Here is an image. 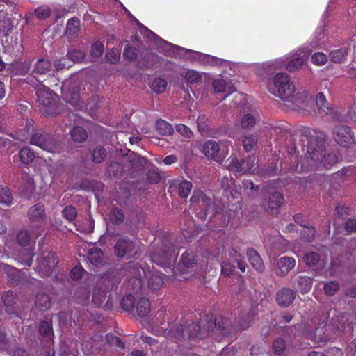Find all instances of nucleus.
<instances>
[{
    "instance_id": "obj_1",
    "label": "nucleus",
    "mask_w": 356,
    "mask_h": 356,
    "mask_svg": "<svg viewBox=\"0 0 356 356\" xmlns=\"http://www.w3.org/2000/svg\"><path fill=\"white\" fill-rule=\"evenodd\" d=\"M325 133L314 131V134H302L299 137L298 145L296 143H291L289 154L294 151L302 155L295 167L296 172H301L321 168L329 169L338 161L335 154H325Z\"/></svg>"
},
{
    "instance_id": "obj_2",
    "label": "nucleus",
    "mask_w": 356,
    "mask_h": 356,
    "mask_svg": "<svg viewBox=\"0 0 356 356\" xmlns=\"http://www.w3.org/2000/svg\"><path fill=\"white\" fill-rule=\"evenodd\" d=\"M159 238L161 241L157 245V265L163 268L172 269L178 256L174 238L164 233Z\"/></svg>"
},
{
    "instance_id": "obj_3",
    "label": "nucleus",
    "mask_w": 356,
    "mask_h": 356,
    "mask_svg": "<svg viewBox=\"0 0 356 356\" xmlns=\"http://www.w3.org/2000/svg\"><path fill=\"white\" fill-rule=\"evenodd\" d=\"M39 102L43 106L42 113L45 115L53 116L60 113L61 108L58 104V97L49 88L44 86L37 90Z\"/></svg>"
},
{
    "instance_id": "obj_4",
    "label": "nucleus",
    "mask_w": 356,
    "mask_h": 356,
    "mask_svg": "<svg viewBox=\"0 0 356 356\" xmlns=\"http://www.w3.org/2000/svg\"><path fill=\"white\" fill-rule=\"evenodd\" d=\"M269 91L275 96L282 100L288 99L295 92L294 86L289 81L288 75L285 73L277 74L268 86Z\"/></svg>"
},
{
    "instance_id": "obj_5",
    "label": "nucleus",
    "mask_w": 356,
    "mask_h": 356,
    "mask_svg": "<svg viewBox=\"0 0 356 356\" xmlns=\"http://www.w3.org/2000/svg\"><path fill=\"white\" fill-rule=\"evenodd\" d=\"M207 317V329L208 331H211L213 327L218 330H223L225 335H232L236 334L238 330H245L249 327L248 323H242L241 321L239 324H234L229 319L219 316L214 318L210 317L209 319Z\"/></svg>"
},
{
    "instance_id": "obj_6",
    "label": "nucleus",
    "mask_w": 356,
    "mask_h": 356,
    "mask_svg": "<svg viewBox=\"0 0 356 356\" xmlns=\"http://www.w3.org/2000/svg\"><path fill=\"white\" fill-rule=\"evenodd\" d=\"M190 201L194 207H197V210L200 209L198 213L200 218L205 219L208 215L211 216L216 215V206L213 201L203 192L194 191Z\"/></svg>"
},
{
    "instance_id": "obj_7",
    "label": "nucleus",
    "mask_w": 356,
    "mask_h": 356,
    "mask_svg": "<svg viewBox=\"0 0 356 356\" xmlns=\"http://www.w3.org/2000/svg\"><path fill=\"white\" fill-rule=\"evenodd\" d=\"M30 143L48 152L56 153L60 151L59 145L48 134L36 133L31 137Z\"/></svg>"
},
{
    "instance_id": "obj_8",
    "label": "nucleus",
    "mask_w": 356,
    "mask_h": 356,
    "mask_svg": "<svg viewBox=\"0 0 356 356\" xmlns=\"http://www.w3.org/2000/svg\"><path fill=\"white\" fill-rule=\"evenodd\" d=\"M333 136L335 141L344 147H350L355 144L354 135L348 126L339 124L333 129Z\"/></svg>"
},
{
    "instance_id": "obj_9",
    "label": "nucleus",
    "mask_w": 356,
    "mask_h": 356,
    "mask_svg": "<svg viewBox=\"0 0 356 356\" xmlns=\"http://www.w3.org/2000/svg\"><path fill=\"white\" fill-rule=\"evenodd\" d=\"M284 101L286 102L285 104L286 107L298 111H300V110L304 111H305V106L312 102L313 97L306 90H303L302 92H297L296 94L293 92L289 99H284Z\"/></svg>"
},
{
    "instance_id": "obj_10",
    "label": "nucleus",
    "mask_w": 356,
    "mask_h": 356,
    "mask_svg": "<svg viewBox=\"0 0 356 356\" xmlns=\"http://www.w3.org/2000/svg\"><path fill=\"white\" fill-rule=\"evenodd\" d=\"M201 333V327L198 323H191L186 325L180 324L175 332V337L178 340H186L198 337Z\"/></svg>"
},
{
    "instance_id": "obj_11",
    "label": "nucleus",
    "mask_w": 356,
    "mask_h": 356,
    "mask_svg": "<svg viewBox=\"0 0 356 356\" xmlns=\"http://www.w3.org/2000/svg\"><path fill=\"white\" fill-rule=\"evenodd\" d=\"M38 268L41 273L47 277L53 275V271L58 264L57 258L53 252H47L42 259L38 260Z\"/></svg>"
},
{
    "instance_id": "obj_12",
    "label": "nucleus",
    "mask_w": 356,
    "mask_h": 356,
    "mask_svg": "<svg viewBox=\"0 0 356 356\" xmlns=\"http://www.w3.org/2000/svg\"><path fill=\"white\" fill-rule=\"evenodd\" d=\"M323 323L325 327H331L336 330H341L345 324L343 316L335 309H330L325 313Z\"/></svg>"
},
{
    "instance_id": "obj_13",
    "label": "nucleus",
    "mask_w": 356,
    "mask_h": 356,
    "mask_svg": "<svg viewBox=\"0 0 356 356\" xmlns=\"http://www.w3.org/2000/svg\"><path fill=\"white\" fill-rule=\"evenodd\" d=\"M273 134H276L277 136V137H279L280 138H285L286 140H289V143H287V147H288L287 152H288L289 155H291L292 157L295 156L296 159L298 156L302 157V155L301 154L302 153H300V154H299L298 152L295 153L294 151H293L292 154H289V147H291L292 143H296V144L298 145V140H299L300 136L304 133H309V131H305L304 132H301L299 136H298L296 134L295 136V137H293L292 134L291 132H289L288 130L282 129L280 127H275L273 129Z\"/></svg>"
},
{
    "instance_id": "obj_14",
    "label": "nucleus",
    "mask_w": 356,
    "mask_h": 356,
    "mask_svg": "<svg viewBox=\"0 0 356 356\" xmlns=\"http://www.w3.org/2000/svg\"><path fill=\"white\" fill-rule=\"evenodd\" d=\"M292 286L302 294L307 293L312 288L313 279L302 275H294L291 277Z\"/></svg>"
},
{
    "instance_id": "obj_15",
    "label": "nucleus",
    "mask_w": 356,
    "mask_h": 356,
    "mask_svg": "<svg viewBox=\"0 0 356 356\" xmlns=\"http://www.w3.org/2000/svg\"><path fill=\"white\" fill-rule=\"evenodd\" d=\"M284 201L283 195L279 191H272L269 193L267 198L266 211L272 215L277 214L279 209L283 204Z\"/></svg>"
},
{
    "instance_id": "obj_16",
    "label": "nucleus",
    "mask_w": 356,
    "mask_h": 356,
    "mask_svg": "<svg viewBox=\"0 0 356 356\" xmlns=\"http://www.w3.org/2000/svg\"><path fill=\"white\" fill-rule=\"evenodd\" d=\"M202 152L206 156L210 157L218 163H221L224 160L223 155L220 153L219 145L216 141H207L203 145Z\"/></svg>"
},
{
    "instance_id": "obj_17",
    "label": "nucleus",
    "mask_w": 356,
    "mask_h": 356,
    "mask_svg": "<svg viewBox=\"0 0 356 356\" xmlns=\"http://www.w3.org/2000/svg\"><path fill=\"white\" fill-rule=\"evenodd\" d=\"M296 296V292L287 287L282 288L276 294V301L282 307H287L292 304Z\"/></svg>"
},
{
    "instance_id": "obj_18",
    "label": "nucleus",
    "mask_w": 356,
    "mask_h": 356,
    "mask_svg": "<svg viewBox=\"0 0 356 356\" xmlns=\"http://www.w3.org/2000/svg\"><path fill=\"white\" fill-rule=\"evenodd\" d=\"M296 261L293 257H282L277 259L275 273L280 277L285 276L295 266Z\"/></svg>"
},
{
    "instance_id": "obj_19",
    "label": "nucleus",
    "mask_w": 356,
    "mask_h": 356,
    "mask_svg": "<svg viewBox=\"0 0 356 356\" xmlns=\"http://www.w3.org/2000/svg\"><path fill=\"white\" fill-rule=\"evenodd\" d=\"M115 253L119 257H129L134 250V244L129 240L120 239L115 245Z\"/></svg>"
},
{
    "instance_id": "obj_20",
    "label": "nucleus",
    "mask_w": 356,
    "mask_h": 356,
    "mask_svg": "<svg viewBox=\"0 0 356 356\" xmlns=\"http://www.w3.org/2000/svg\"><path fill=\"white\" fill-rule=\"evenodd\" d=\"M212 87L216 93L227 92V95L223 97V99L232 92L236 90L231 83H227L226 81L222 78L213 80Z\"/></svg>"
},
{
    "instance_id": "obj_21",
    "label": "nucleus",
    "mask_w": 356,
    "mask_h": 356,
    "mask_svg": "<svg viewBox=\"0 0 356 356\" xmlns=\"http://www.w3.org/2000/svg\"><path fill=\"white\" fill-rule=\"evenodd\" d=\"M247 255L250 263L254 269L260 272L264 270L262 259L257 250L253 248H248Z\"/></svg>"
},
{
    "instance_id": "obj_22",
    "label": "nucleus",
    "mask_w": 356,
    "mask_h": 356,
    "mask_svg": "<svg viewBox=\"0 0 356 356\" xmlns=\"http://www.w3.org/2000/svg\"><path fill=\"white\" fill-rule=\"evenodd\" d=\"M38 236V233H34L33 230L23 229L18 232L17 240L20 245H27L32 239H35Z\"/></svg>"
},
{
    "instance_id": "obj_23",
    "label": "nucleus",
    "mask_w": 356,
    "mask_h": 356,
    "mask_svg": "<svg viewBox=\"0 0 356 356\" xmlns=\"http://www.w3.org/2000/svg\"><path fill=\"white\" fill-rule=\"evenodd\" d=\"M51 65L48 60L44 58L38 59L34 65V69L32 71L33 76L35 74H45L51 71Z\"/></svg>"
},
{
    "instance_id": "obj_24",
    "label": "nucleus",
    "mask_w": 356,
    "mask_h": 356,
    "mask_svg": "<svg viewBox=\"0 0 356 356\" xmlns=\"http://www.w3.org/2000/svg\"><path fill=\"white\" fill-rule=\"evenodd\" d=\"M62 92L65 102L74 106H79V94L76 90L70 91L66 84H64L62 87Z\"/></svg>"
},
{
    "instance_id": "obj_25",
    "label": "nucleus",
    "mask_w": 356,
    "mask_h": 356,
    "mask_svg": "<svg viewBox=\"0 0 356 356\" xmlns=\"http://www.w3.org/2000/svg\"><path fill=\"white\" fill-rule=\"evenodd\" d=\"M293 220L299 225L302 226V227L308 229L309 237L307 238V241H312L314 238L316 234V230L314 227L312 225H311L307 221L305 220L302 213H297L294 215Z\"/></svg>"
},
{
    "instance_id": "obj_26",
    "label": "nucleus",
    "mask_w": 356,
    "mask_h": 356,
    "mask_svg": "<svg viewBox=\"0 0 356 356\" xmlns=\"http://www.w3.org/2000/svg\"><path fill=\"white\" fill-rule=\"evenodd\" d=\"M303 261L307 266L316 267L318 265L323 268L324 265L321 264L320 255L315 252H309L304 254Z\"/></svg>"
},
{
    "instance_id": "obj_27",
    "label": "nucleus",
    "mask_w": 356,
    "mask_h": 356,
    "mask_svg": "<svg viewBox=\"0 0 356 356\" xmlns=\"http://www.w3.org/2000/svg\"><path fill=\"white\" fill-rule=\"evenodd\" d=\"M199 132L202 136H209L211 131V127L209 124V119L204 115H200L197 119Z\"/></svg>"
},
{
    "instance_id": "obj_28",
    "label": "nucleus",
    "mask_w": 356,
    "mask_h": 356,
    "mask_svg": "<svg viewBox=\"0 0 356 356\" xmlns=\"http://www.w3.org/2000/svg\"><path fill=\"white\" fill-rule=\"evenodd\" d=\"M44 216V207L42 204H36L29 210V217L33 220H40Z\"/></svg>"
},
{
    "instance_id": "obj_29",
    "label": "nucleus",
    "mask_w": 356,
    "mask_h": 356,
    "mask_svg": "<svg viewBox=\"0 0 356 356\" xmlns=\"http://www.w3.org/2000/svg\"><path fill=\"white\" fill-rule=\"evenodd\" d=\"M80 29V21L76 17L67 21L65 33L68 37H74L77 35Z\"/></svg>"
},
{
    "instance_id": "obj_30",
    "label": "nucleus",
    "mask_w": 356,
    "mask_h": 356,
    "mask_svg": "<svg viewBox=\"0 0 356 356\" xmlns=\"http://www.w3.org/2000/svg\"><path fill=\"white\" fill-rule=\"evenodd\" d=\"M88 262L92 265H97L102 261L103 252L96 247L92 248L88 254Z\"/></svg>"
},
{
    "instance_id": "obj_31",
    "label": "nucleus",
    "mask_w": 356,
    "mask_h": 356,
    "mask_svg": "<svg viewBox=\"0 0 356 356\" xmlns=\"http://www.w3.org/2000/svg\"><path fill=\"white\" fill-rule=\"evenodd\" d=\"M136 308L138 316H146L150 312L149 300L145 298H140L137 302Z\"/></svg>"
},
{
    "instance_id": "obj_32",
    "label": "nucleus",
    "mask_w": 356,
    "mask_h": 356,
    "mask_svg": "<svg viewBox=\"0 0 356 356\" xmlns=\"http://www.w3.org/2000/svg\"><path fill=\"white\" fill-rule=\"evenodd\" d=\"M35 305L40 310L48 309L51 306L50 297L43 293H38L36 296Z\"/></svg>"
},
{
    "instance_id": "obj_33",
    "label": "nucleus",
    "mask_w": 356,
    "mask_h": 356,
    "mask_svg": "<svg viewBox=\"0 0 356 356\" xmlns=\"http://www.w3.org/2000/svg\"><path fill=\"white\" fill-rule=\"evenodd\" d=\"M243 187L245 194L249 197L254 199L259 195V186L255 185L252 181H244Z\"/></svg>"
},
{
    "instance_id": "obj_34",
    "label": "nucleus",
    "mask_w": 356,
    "mask_h": 356,
    "mask_svg": "<svg viewBox=\"0 0 356 356\" xmlns=\"http://www.w3.org/2000/svg\"><path fill=\"white\" fill-rule=\"evenodd\" d=\"M181 261L186 268L193 267L197 264L196 255L191 250H187L182 254Z\"/></svg>"
},
{
    "instance_id": "obj_35",
    "label": "nucleus",
    "mask_w": 356,
    "mask_h": 356,
    "mask_svg": "<svg viewBox=\"0 0 356 356\" xmlns=\"http://www.w3.org/2000/svg\"><path fill=\"white\" fill-rule=\"evenodd\" d=\"M174 132L172 126L163 120H157V133L163 136H171Z\"/></svg>"
},
{
    "instance_id": "obj_36",
    "label": "nucleus",
    "mask_w": 356,
    "mask_h": 356,
    "mask_svg": "<svg viewBox=\"0 0 356 356\" xmlns=\"http://www.w3.org/2000/svg\"><path fill=\"white\" fill-rule=\"evenodd\" d=\"M19 156L22 163L29 164L33 161L35 153L30 147H24L20 149Z\"/></svg>"
},
{
    "instance_id": "obj_37",
    "label": "nucleus",
    "mask_w": 356,
    "mask_h": 356,
    "mask_svg": "<svg viewBox=\"0 0 356 356\" xmlns=\"http://www.w3.org/2000/svg\"><path fill=\"white\" fill-rule=\"evenodd\" d=\"M229 170L241 172L245 169V160L236 157L229 158L226 161Z\"/></svg>"
},
{
    "instance_id": "obj_38",
    "label": "nucleus",
    "mask_w": 356,
    "mask_h": 356,
    "mask_svg": "<svg viewBox=\"0 0 356 356\" xmlns=\"http://www.w3.org/2000/svg\"><path fill=\"white\" fill-rule=\"evenodd\" d=\"M13 200V195L9 188L4 186H0V203L6 206H10Z\"/></svg>"
},
{
    "instance_id": "obj_39",
    "label": "nucleus",
    "mask_w": 356,
    "mask_h": 356,
    "mask_svg": "<svg viewBox=\"0 0 356 356\" xmlns=\"http://www.w3.org/2000/svg\"><path fill=\"white\" fill-rule=\"evenodd\" d=\"M106 298V293L104 290L95 289L93 292L92 303L95 307H101Z\"/></svg>"
},
{
    "instance_id": "obj_40",
    "label": "nucleus",
    "mask_w": 356,
    "mask_h": 356,
    "mask_svg": "<svg viewBox=\"0 0 356 356\" xmlns=\"http://www.w3.org/2000/svg\"><path fill=\"white\" fill-rule=\"evenodd\" d=\"M178 188V194L182 198H186L192 189V183L184 180L181 181L178 185H177Z\"/></svg>"
},
{
    "instance_id": "obj_41",
    "label": "nucleus",
    "mask_w": 356,
    "mask_h": 356,
    "mask_svg": "<svg viewBox=\"0 0 356 356\" xmlns=\"http://www.w3.org/2000/svg\"><path fill=\"white\" fill-rule=\"evenodd\" d=\"M39 332L41 335L51 339L54 335L51 323L48 321H42L39 325Z\"/></svg>"
},
{
    "instance_id": "obj_42",
    "label": "nucleus",
    "mask_w": 356,
    "mask_h": 356,
    "mask_svg": "<svg viewBox=\"0 0 356 356\" xmlns=\"http://www.w3.org/2000/svg\"><path fill=\"white\" fill-rule=\"evenodd\" d=\"M340 288L339 282L329 281L325 283L323 290L327 296H332L336 294Z\"/></svg>"
},
{
    "instance_id": "obj_43",
    "label": "nucleus",
    "mask_w": 356,
    "mask_h": 356,
    "mask_svg": "<svg viewBox=\"0 0 356 356\" xmlns=\"http://www.w3.org/2000/svg\"><path fill=\"white\" fill-rule=\"evenodd\" d=\"M71 136L74 141L81 143L87 138L88 134L83 128L76 127L72 130Z\"/></svg>"
},
{
    "instance_id": "obj_44",
    "label": "nucleus",
    "mask_w": 356,
    "mask_h": 356,
    "mask_svg": "<svg viewBox=\"0 0 356 356\" xmlns=\"http://www.w3.org/2000/svg\"><path fill=\"white\" fill-rule=\"evenodd\" d=\"M121 304L125 311L132 312L136 307L134 296L131 294L124 296Z\"/></svg>"
},
{
    "instance_id": "obj_45",
    "label": "nucleus",
    "mask_w": 356,
    "mask_h": 356,
    "mask_svg": "<svg viewBox=\"0 0 356 356\" xmlns=\"http://www.w3.org/2000/svg\"><path fill=\"white\" fill-rule=\"evenodd\" d=\"M257 145V138L254 135H248L243 139V145L246 152H250Z\"/></svg>"
},
{
    "instance_id": "obj_46",
    "label": "nucleus",
    "mask_w": 356,
    "mask_h": 356,
    "mask_svg": "<svg viewBox=\"0 0 356 356\" xmlns=\"http://www.w3.org/2000/svg\"><path fill=\"white\" fill-rule=\"evenodd\" d=\"M105 342L111 348H124V343L120 338L113 334H107L105 338Z\"/></svg>"
},
{
    "instance_id": "obj_47",
    "label": "nucleus",
    "mask_w": 356,
    "mask_h": 356,
    "mask_svg": "<svg viewBox=\"0 0 356 356\" xmlns=\"http://www.w3.org/2000/svg\"><path fill=\"white\" fill-rule=\"evenodd\" d=\"M316 104L319 111L325 113H327V110H329L328 103L323 92H318L316 95Z\"/></svg>"
},
{
    "instance_id": "obj_48",
    "label": "nucleus",
    "mask_w": 356,
    "mask_h": 356,
    "mask_svg": "<svg viewBox=\"0 0 356 356\" xmlns=\"http://www.w3.org/2000/svg\"><path fill=\"white\" fill-rule=\"evenodd\" d=\"M272 348L274 353L277 354V355H282L284 350L286 349L285 341L282 338H277L273 342Z\"/></svg>"
},
{
    "instance_id": "obj_49",
    "label": "nucleus",
    "mask_w": 356,
    "mask_h": 356,
    "mask_svg": "<svg viewBox=\"0 0 356 356\" xmlns=\"http://www.w3.org/2000/svg\"><path fill=\"white\" fill-rule=\"evenodd\" d=\"M199 59L204 64L210 65H220L222 60L217 57L211 56L208 54H200Z\"/></svg>"
},
{
    "instance_id": "obj_50",
    "label": "nucleus",
    "mask_w": 356,
    "mask_h": 356,
    "mask_svg": "<svg viewBox=\"0 0 356 356\" xmlns=\"http://www.w3.org/2000/svg\"><path fill=\"white\" fill-rule=\"evenodd\" d=\"M109 218L113 224H120L124 220V214L120 209L113 208L110 211Z\"/></svg>"
},
{
    "instance_id": "obj_51",
    "label": "nucleus",
    "mask_w": 356,
    "mask_h": 356,
    "mask_svg": "<svg viewBox=\"0 0 356 356\" xmlns=\"http://www.w3.org/2000/svg\"><path fill=\"white\" fill-rule=\"evenodd\" d=\"M184 79L188 83L195 84L201 81L202 76L199 72L196 71L188 70L186 72Z\"/></svg>"
},
{
    "instance_id": "obj_52",
    "label": "nucleus",
    "mask_w": 356,
    "mask_h": 356,
    "mask_svg": "<svg viewBox=\"0 0 356 356\" xmlns=\"http://www.w3.org/2000/svg\"><path fill=\"white\" fill-rule=\"evenodd\" d=\"M347 55L346 49H340L338 50L332 51L330 54V58L334 63H341Z\"/></svg>"
},
{
    "instance_id": "obj_53",
    "label": "nucleus",
    "mask_w": 356,
    "mask_h": 356,
    "mask_svg": "<svg viewBox=\"0 0 356 356\" xmlns=\"http://www.w3.org/2000/svg\"><path fill=\"white\" fill-rule=\"evenodd\" d=\"M67 56L71 61L76 63L81 61L85 57V54L80 49H72L69 50Z\"/></svg>"
},
{
    "instance_id": "obj_54",
    "label": "nucleus",
    "mask_w": 356,
    "mask_h": 356,
    "mask_svg": "<svg viewBox=\"0 0 356 356\" xmlns=\"http://www.w3.org/2000/svg\"><path fill=\"white\" fill-rule=\"evenodd\" d=\"M35 14L38 19H45L50 16L51 10L48 6L44 5L35 10Z\"/></svg>"
},
{
    "instance_id": "obj_55",
    "label": "nucleus",
    "mask_w": 356,
    "mask_h": 356,
    "mask_svg": "<svg viewBox=\"0 0 356 356\" xmlns=\"http://www.w3.org/2000/svg\"><path fill=\"white\" fill-rule=\"evenodd\" d=\"M256 120L252 114L245 115L241 120V125L243 129H250L255 124Z\"/></svg>"
},
{
    "instance_id": "obj_56",
    "label": "nucleus",
    "mask_w": 356,
    "mask_h": 356,
    "mask_svg": "<svg viewBox=\"0 0 356 356\" xmlns=\"http://www.w3.org/2000/svg\"><path fill=\"white\" fill-rule=\"evenodd\" d=\"M177 133L186 138H191L193 137V133L191 129L185 124H178L175 126Z\"/></svg>"
},
{
    "instance_id": "obj_57",
    "label": "nucleus",
    "mask_w": 356,
    "mask_h": 356,
    "mask_svg": "<svg viewBox=\"0 0 356 356\" xmlns=\"http://www.w3.org/2000/svg\"><path fill=\"white\" fill-rule=\"evenodd\" d=\"M12 342L7 338L6 333L0 330V352L9 351Z\"/></svg>"
},
{
    "instance_id": "obj_58",
    "label": "nucleus",
    "mask_w": 356,
    "mask_h": 356,
    "mask_svg": "<svg viewBox=\"0 0 356 356\" xmlns=\"http://www.w3.org/2000/svg\"><path fill=\"white\" fill-rule=\"evenodd\" d=\"M106 155V150L104 147H97L92 152V160L95 163L102 162Z\"/></svg>"
},
{
    "instance_id": "obj_59",
    "label": "nucleus",
    "mask_w": 356,
    "mask_h": 356,
    "mask_svg": "<svg viewBox=\"0 0 356 356\" xmlns=\"http://www.w3.org/2000/svg\"><path fill=\"white\" fill-rule=\"evenodd\" d=\"M104 44L101 42H95L91 48V56L94 58L100 57L104 51Z\"/></svg>"
},
{
    "instance_id": "obj_60",
    "label": "nucleus",
    "mask_w": 356,
    "mask_h": 356,
    "mask_svg": "<svg viewBox=\"0 0 356 356\" xmlns=\"http://www.w3.org/2000/svg\"><path fill=\"white\" fill-rule=\"evenodd\" d=\"M77 215L76 209L74 207L69 206L65 207L63 211V216L68 221H73L75 220Z\"/></svg>"
},
{
    "instance_id": "obj_61",
    "label": "nucleus",
    "mask_w": 356,
    "mask_h": 356,
    "mask_svg": "<svg viewBox=\"0 0 356 356\" xmlns=\"http://www.w3.org/2000/svg\"><path fill=\"white\" fill-rule=\"evenodd\" d=\"M228 130L225 127H219L218 128H211V131L209 136L213 138H219L223 136H228Z\"/></svg>"
},
{
    "instance_id": "obj_62",
    "label": "nucleus",
    "mask_w": 356,
    "mask_h": 356,
    "mask_svg": "<svg viewBox=\"0 0 356 356\" xmlns=\"http://www.w3.org/2000/svg\"><path fill=\"white\" fill-rule=\"evenodd\" d=\"M138 55V50L133 47L129 46L124 49V56L129 60L136 59Z\"/></svg>"
},
{
    "instance_id": "obj_63",
    "label": "nucleus",
    "mask_w": 356,
    "mask_h": 356,
    "mask_svg": "<svg viewBox=\"0 0 356 356\" xmlns=\"http://www.w3.org/2000/svg\"><path fill=\"white\" fill-rule=\"evenodd\" d=\"M256 159L254 156H248L246 160H245V169L243 170V172L250 171L254 172L256 170Z\"/></svg>"
},
{
    "instance_id": "obj_64",
    "label": "nucleus",
    "mask_w": 356,
    "mask_h": 356,
    "mask_svg": "<svg viewBox=\"0 0 356 356\" xmlns=\"http://www.w3.org/2000/svg\"><path fill=\"white\" fill-rule=\"evenodd\" d=\"M344 229L348 234L356 232V219H348L344 224Z\"/></svg>"
}]
</instances>
